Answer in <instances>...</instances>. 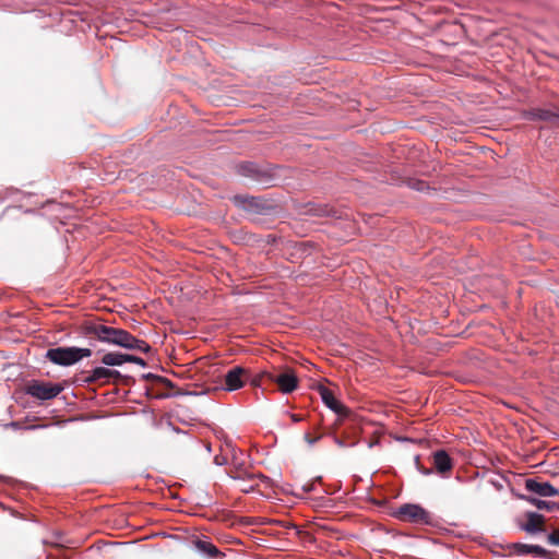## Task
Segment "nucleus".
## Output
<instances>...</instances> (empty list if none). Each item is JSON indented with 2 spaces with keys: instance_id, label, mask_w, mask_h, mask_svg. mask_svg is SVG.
<instances>
[{
  "instance_id": "1",
  "label": "nucleus",
  "mask_w": 559,
  "mask_h": 559,
  "mask_svg": "<svg viewBox=\"0 0 559 559\" xmlns=\"http://www.w3.org/2000/svg\"><path fill=\"white\" fill-rule=\"evenodd\" d=\"M83 332L90 337L100 342L118 345L128 349H135L142 353L150 352V345L143 340L131 335L128 331L107 326L98 321H90L83 324Z\"/></svg>"
},
{
  "instance_id": "2",
  "label": "nucleus",
  "mask_w": 559,
  "mask_h": 559,
  "mask_svg": "<svg viewBox=\"0 0 559 559\" xmlns=\"http://www.w3.org/2000/svg\"><path fill=\"white\" fill-rule=\"evenodd\" d=\"M91 355L92 350L90 348L55 347L49 348L46 352L45 357L55 365L68 367L79 362L83 358L90 357Z\"/></svg>"
},
{
  "instance_id": "3",
  "label": "nucleus",
  "mask_w": 559,
  "mask_h": 559,
  "mask_svg": "<svg viewBox=\"0 0 559 559\" xmlns=\"http://www.w3.org/2000/svg\"><path fill=\"white\" fill-rule=\"evenodd\" d=\"M261 377H266L267 382L275 383L282 393L288 394L298 388V377L296 372L285 367L283 369L273 368L272 371H262Z\"/></svg>"
},
{
  "instance_id": "4",
  "label": "nucleus",
  "mask_w": 559,
  "mask_h": 559,
  "mask_svg": "<svg viewBox=\"0 0 559 559\" xmlns=\"http://www.w3.org/2000/svg\"><path fill=\"white\" fill-rule=\"evenodd\" d=\"M393 516L402 522L427 525L432 521L429 511L420 507L419 504L405 503L399 507L394 512Z\"/></svg>"
},
{
  "instance_id": "5",
  "label": "nucleus",
  "mask_w": 559,
  "mask_h": 559,
  "mask_svg": "<svg viewBox=\"0 0 559 559\" xmlns=\"http://www.w3.org/2000/svg\"><path fill=\"white\" fill-rule=\"evenodd\" d=\"M63 390L59 383L45 382L39 380H32L26 384L25 392L40 401L52 400L58 396Z\"/></svg>"
},
{
  "instance_id": "6",
  "label": "nucleus",
  "mask_w": 559,
  "mask_h": 559,
  "mask_svg": "<svg viewBox=\"0 0 559 559\" xmlns=\"http://www.w3.org/2000/svg\"><path fill=\"white\" fill-rule=\"evenodd\" d=\"M249 380V372L240 366L233 367L224 376V389L226 391H236L242 388Z\"/></svg>"
},
{
  "instance_id": "7",
  "label": "nucleus",
  "mask_w": 559,
  "mask_h": 559,
  "mask_svg": "<svg viewBox=\"0 0 559 559\" xmlns=\"http://www.w3.org/2000/svg\"><path fill=\"white\" fill-rule=\"evenodd\" d=\"M525 519L526 521L520 523L519 527L527 534L535 535L547 531L546 519L543 514L530 511L525 513Z\"/></svg>"
},
{
  "instance_id": "8",
  "label": "nucleus",
  "mask_w": 559,
  "mask_h": 559,
  "mask_svg": "<svg viewBox=\"0 0 559 559\" xmlns=\"http://www.w3.org/2000/svg\"><path fill=\"white\" fill-rule=\"evenodd\" d=\"M235 201L241 204L245 211L253 214H262L270 209L267 201L260 197L237 195Z\"/></svg>"
},
{
  "instance_id": "9",
  "label": "nucleus",
  "mask_w": 559,
  "mask_h": 559,
  "mask_svg": "<svg viewBox=\"0 0 559 559\" xmlns=\"http://www.w3.org/2000/svg\"><path fill=\"white\" fill-rule=\"evenodd\" d=\"M507 549L511 555L525 556L534 555L537 557L547 558L550 552L538 545H527L522 543H512L507 546Z\"/></svg>"
},
{
  "instance_id": "10",
  "label": "nucleus",
  "mask_w": 559,
  "mask_h": 559,
  "mask_svg": "<svg viewBox=\"0 0 559 559\" xmlns=\"http://www.w3.org/2000/svg\"><path fill=\"white\" fill-rule=\"evenodd\" d=\"M318 391L323 403L333 412H335L340 416H347L349 414V409L344 406L340 401H337L331 390H329L324 385H319Z\"/></svg>"
},
{
  "instance_id": "11",
  "label": "nucleus",
  "mask_w": 559,
  "mask_h": 559,
  "mask_svg": "<svg viewBox=\"0 0 559 559\" xmlns=\"http://www.w3.org/2000/svg\"><path fill=\"white\" fill-rule=\"evenodd\" d=\"M525 489L540 497H552L559 495V490L547 481H538L536 479H526Z\"/></svg>"
},
{
  "instance_id": "12",
  "label": "nucleus",
  "mask_w": 559,
  "mask_h": 559,
  "mask_svg": "<svg viewBox=\"0 0 559 559\" xmlns=\"http://www.w3.org/2000/svg\"><path fill=\"white\" fill-rule=\"evenodd\" d=\"M241 176L249 177L257 182L267 185L271 178L253 163H242L238 166Z\"/></svg>"
},
{
  "instance_id": "13",
  "label": "nucleus",
  "mask_w": 559,
  "mask_h": 559,
  "mask_svg": "<svg viewBox=\"0 0 559 559\" xmlns=\"http://www.w3.org/2000/svg\"><path fill=\"white\" fill-rule=\"evenodd\" d=\"M525 117L528 120H542L559 127V110L552 111L543 108H532L531 110L526 111Z\"/></svg>"
},
{
  "instance_id": "14",
  "label": "nucleus",
  "mask_w": 559,
  "mask_h": 559,
  "mask_svg": "<svg viewBox=\"0 0 559 559\" xmlns=\"http://www.w3.org/2000/svg\"><path fill=\"white\" fill-rule=\"evenodd\" d=\"M433 467L439 474H447L451 472L453 462L450 455L444 450H438L432 455Z\"/></svg>"
},
{
  "instance_id": "15",
  "label": "nucleus",
  "mask_w": 559,
  "mask_h": 559,
  "mask_svg": "<svg viewBox=\"0 0 559 559\" xmlns=\"http://www.w3.org/2000/svg\"><path fill=\"white\" fill-rule=\"evenodd\" d=\"M94 370V376L96 377L98 383L105 384L110 381V379L118 380L121 378V374L117 370H111L105 367H96Z\"/></svg>"
},
{
  "instance_id": "16",
  "label": "nucleus",
  "mask_w": 559,
  "mask_h": 559,
  "mask_svg": "<svg viewBox=\"0 0 559 559\" xmlns=\"http://www.w3.org/2000/svg\"><path fill=\"white\" fill-rule=\"evenodd\" d=\"M231 477L243 481H253L255 478H259L262 481L269 480L266 476L262 474L250 473L247 469L242 468L240 465L235 466V469L231 472Z\"/></svg>"
},
{
  "instance_id": "17",
  "label": "nucleus",
  "mask_w": 559,
  "mask_h": 559,
  "mask_svg": "<svg viewBox=\"0 0 559 559\" xmlns=\"http://www.w3.org/2000/svg\"><path fill=\"white\" fill-rule=\"evenodd\" d=\"M124 354L107 353L102 357V362L106 366H120L124 364Z\"/></svg>"
},
{
  "instance_id": "18",
  "label": "nucleus",
  "mask_w": 559,
  "mask_h": 559,
  "mask_svg": "<svg viewBox=\"0 0 559 559\" xmlns=\"http://www.w3.org/2000/svg\"><path fill=\"white\" fill-rule=\"evenodd\" d=\"M197 547H198V549L207 554L211 557H216L221 554L219 550L217 549V547L210 542L198 540Z\"/></svg>"
},
{
  "instance_id": "19",
  "label": "nucleus",
  "mask_w": 559,
  "mask_h": 559,
  "mask_svg": "<svg viewBox=\"0 0 559 559\" xmlns=\"http://www.w3.org/2000/svg\"><path fill=\"white\" fill-rule=\"evenodd\" d=\"M316 216H334L335 211L329 209L326 205H312L309 210Z\"/></svg>"
},
{
  "instance_id": "20",
  "label": "nucleus",
  "mask_w": 559,
  "mask_h": 559,
  "mask_svg": "<svg viewBox=\"0 0 559 559\" xmlns=\"http://www.w3.org/2000/svg\"><path fill=\"white\" fill-rule=\"evenodd\" d=\"M527 500L539 510L546 509V510L551 511L557 507V504L555 502H548V501L536 499V498H528Z\"/></svg>"
},
{
  "instance_id": "21",
  "label": "nucleus",
  "mask_w": 559,
  "mask_h": 559,
  "mask_svg": "<svg viewBox=\"0 0 559 559\" xmlns=\"http://www.w3.org/2000/svg\"><path fill=\"white\" fill-rule=\"evenodd\" d=\"M146 379H151L153 380L156 384H159L166 389H173L174 388V384L173 382L167 379V378H164V377H160V376H156V374H153V373H148L145 376Z\"/></svg>"
},
{
  "instance_id": "22",
  "label": "nucleus",
  "mask_w": 559,
  "mask_h": 559,
  "mask_svg": "<svg viewBox=\"0 0 559 559\" xmlns=\"http://www.w3.org/2000/svg\"><path fill=\"white\" fill-rule=\"evenodd\" d=\"M84 377L82 378V381L87 384L98 383L96 377L94 376V370L90 372H83Z\"/></svg>"
},
{
  "instance_id": "23",
  "label": "nucleus",
  "mask_w": 559,
  "mask_h": 559,
  "mask_svg": "<svg viewBox=\"0 0 559 559\" xmlns=\"http://www.w3.org/2000/svg\"><path fill=\"white\" fill-rule=\"evenodd\" d=\"M547 540L551 545L559 546V528L555 530L547 536Z\"/></svg>"
},
{
  "instance_id": "24",
  "label": "nucleus",
  "mask_w": 559,
  "mask_h": 559,
  "mask_svg": "<svg viewBox=\"0 0 559 559\" xmlns=\"http://www.w3.org/2000/svg\"><path fill=\"white\" fill-rule=\"evenodd\" d=\"M124 358H127V359H124V362H135V364L142 365V366L145 365V361L142 358L136 357V356L124 354Z\"/></svg>"
},
{
  "instance_id": "25",
  "label": "nucleus",
  "mask_w": 559,
  "mask_h": 559,
  "mask_svg": "<svg viewBox=\"0 0 559 559\" xmlns=\"http://www.w3.org/2000/svg\"><path fill=\"white\" fill-rule=\"evenodd\" d=\"M267 381L266 377H261V372L251 379V384L254 386H261L264 382Z\"/></svg>"
},
{
  "instance_id": "26",
  "label": "nucleus",
  "mask_w": 559,
  "mask_h": 559,
  "mask_svg": "<svg viewBox=\"0 0 559 559\" xmlns=\"http://www.w3.org/2000/svg\"><path fill=\"white\" fill-rule=\"evenodd\" d=\"M321 435L312 437L309 432H306L304 439L309 445H313L321 439Z\"/></svg>"
},
{
  "instance_id": "27",
  "label": "nucleus",
  "mask_w": 559,
  "mask_h": 559,
  "mask_svg": "<svg viewBox=\"0 0 559 559\" xmlns=\"http://www.w3.org/2000/svg\"><path fill=\"white\" fill-rule=\"evenodd\" d=\"M255 486L257 484H245V486L241 487V491L243 492H250V491H253L255 489Z\"/></svg>"
},
{
  "instance_id": "28",
  "label": "nucleus",
  "mask_w": 559,
  "mask_h": 559,
  "mask_svg": "<svg viewBox=\"0 0 559 559\" xmlns=\"http://www.w3.org/2000/svg\"><path fill=\"white\" fill-rule=\"evenodd\" d=\"M414 188L419 190V191H423L425 189H428V186L424 182V181H417L415 185H414Z\"/></svg>"
},
{
  "instance_id": "29",
  "label": "nucleus",
  "mask_w": 559,
  "mask_h": 559,
  "mask_svg": "<svg viewBox=\"0 0 559 559\" xmlns=\"http://www.w3.org/2000/svg\"><path fill=\"white\" fill-rule=\"evenodd\" d=\"M290 418L294 423H299L304 419L302 416L298 414H290Z\"/></svg>"
},
{
  "instance_id": "30",
  "label": "nucleus",
  "mask_w": 559,
  "mask_h": 559,
  "mask_svg": "<svg viewBox=\"0 0 559 559\" xmlns=\"http://www.w3.org/2000/svg\"><path fill=\"white\" fill-rule=\"evenodd\" d=\"M214 461H215V463H216V464H218V465H222V464H224V463H225V459H223V457H221V456H218V455H216V456L214 457Z\"/></svg>"
},
{
  "instance_id": "31",
  "label": "nucleus",
  "mask_w": 559,
  "mask_h": 559,
  "mask_svg": "<svg viewBox=\"0 0 559 559\" xmlns=\"http://www.w3.org/2000/svg\"><path fill=\"white\" fill-rule=\"evenodd\" d=\"M420 471L423 472V474L425 475H429L431 473V471L429 468H420Z\"/></svg>"
}]
</instances>
